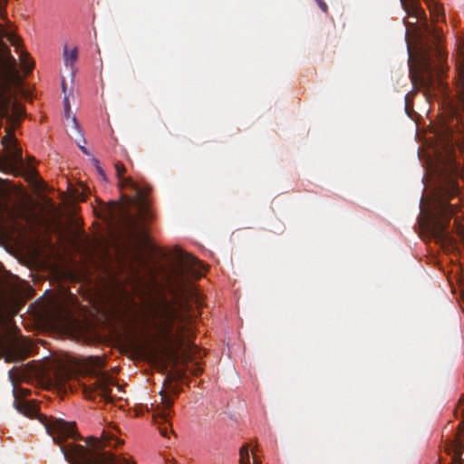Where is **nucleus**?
I'll return each instance as SVG.
<instances>
[{"mask_svg": "<svg viewBox=\"0 0 464 464\" xmlns=\"http://www.w3.org/2000/svg\"><path fill=\"white\" fill-rule=\"evenodd\" d=\"M410 17L416 22L423 21L420 33V46L415 57L410 53V76L414 88L421 91L427 99L444 89L442 77L445 73L447 53L442 47L443 34L438 26L428 24L426 14L420 0H400Z\"/></svg>", "mask_w": 464, "mask_h": 464, "instance_id": "nucleus-1", "label": "nucleus"}, {"mask_svg": "<svg viewBox=\"0 0 464 464\" xmlns=\"http://www.w3.org/2000/svg\"><path fill=\"white\" fill-rule=\"evenodd\" d=\"M459 174V164L453 159H450L440 170L430 223L432 237L443 247L452 250L458 249V246L456 238L450 231V220L464 206V198L460 197L458 182Z\"/></svg>", "mask_w": 464, "mask_h": 464, "instance_id": "nucleus-2", "label": "nucleus"}, {"mask_svg": "<svg viewBox=\"0 0 464 464\" xmlns=\"http://www.w3.org/2000/svg\"><path fill=\"white\" fill-rule=\"evenodd\" d=\"M150 328L154 331L157 345L165 353L176 352L187 346L189 354L198 349L196 345L186 344L189 337L187 316L168 300L151 309Z\"/></svg>", "mask_w": 464, "mask_h": 464, "instance_id": "nucleus-3", "label": "nucleus"}, {"mask_svg": "<svg viewBox=\"0 0 464 464\" xmlns=\"http://www.w3.org/2000/svg\"><path fill=\"white\" fill-rule=\"evenodd\" d=\"M87 445L70 443L63 446V457L71 464H130L126 459L117 458L107 446L116 447L122 443L116 434L103 430L100 439L90 437ZM239 464H250L249 444H244L239 450Z\"/></svg>", "mask_w": 464, "mask_h": 464, "instance_id": "nucleus-4", "label": "nucleus"}, {"mask_svg": "<svg viewBox=\"0 0 464 464\" xmlns=\"http://www.w3.org/2000/svg\"><path fill=\"white\" fill-rule=\"evenodd\" d=\"M119 181L121 187L131 188L135 192L134 197L126 198V204L116 201L109 202L102 206L101 215L110 227L114 228L126 227L134 233L138 230L139 225L137 218L130 212L129 206L131 205L137 208L139 218L141 221L150 219L151 213L148 196L152 188L149 185L141 188L130 178H124L123 176L119 178Z\"/></svg>", "mask_w": 464, "mask_h": 464, "instance_id": "nucleus-5", "label": "nucleus"}, {"mask_svg": "<svg viewBox=\"0 0 464 464\" xmlns=\"http://www.w3.org/2000/svg\"><path fill=\"white\" fill-rule=\"evenodd\" d=\"M87 366L90 375L95 378L94 391L100 392V395L106 401H111L110 385L113 384V379L107 372L100 371L105 367V362L100 357H90L87 359Z\"/></svg>", "mask_w": 464, "mask_h": 464, "instance_id": "nucleus-6", "label": "nucleus"}, {"mask_svg": "<svg viewBox=\"0 0 464 464\" xmlns=\"http://www.w3.org/2000/svg\"><path fill=\"white\" fill-rule=\"evenodd\" d=\"M460 412L462 420L454 440L445 445V451L451 457V464H464V397L459 400L457 412Z\"/></svg>", "mask_w": 464, "mask_h": 464, "instance_id": "nucleus-7", "label": "nucleus"}, {"mask_svg": "<svg viewBox=\"0 0 464 464\" xmlns=\"http://www.w3.org/2000/svg\"><path fill=\"white\" fill-rule=\"evenodd\" d=\"M2 144L4 146L6 157L4 160L10 167H24L22 148L18 146L17 140L12 130L3 137Z\"/></svg>", "mask_w": 464, "mask_h": 464, "instance_id": "nucleus-8", "label": "nucleus"}, {"mask_svg": "<svg viewBox=\"0 0 464 464\" xmlns=\"http://www.w3.org/2000/svg\"><path fill=\"white\" fill-rule=\"evenodd\" d=\"M73 375L72 370L66 366H59L53 369L49 374L48 379L52 385L60 391L66 392L72 390L70 381Z\"/></svg>", "mask_w": 464, "mask_h": 464, "instance_id": "nucleus-9", "label": "nucleus"}, {"mask_svg": "<svg viewBox=\"0 0 464 464\" xmlns=\"http://www.w3.org/2000/svg\"><path fill=\"white\" fill-rule=\"evenodd\" d=\"M161 396V404L163 405V410L157 415L154 416L156 423L159 424L160 433L166 437L168 435V426L169 419V412L171 406L173 405L174 400L166 392H160Z\"/></svg>", "mask_w": 464, "mask_h": 464, "instance_id": "nucleus-10", "label": "nucleus"}, {"mask_svg": "<svg viewBox=\"0 0 464 464\" xmlns=\"http://www.w3.org/2000/svg\"><path fill=\"white\" fill-rule=\"evenodd\" d=\"M0 207L3 208L5 209V211L6 212L8 218H9L10 222L12 223V226L14 229L19 230V229L23 228V225L20 224L19 219H21L23 221H26V222H30V220H31V217L26 212V210H24L21 208H11L8 206L2 205L1 203H0Z\"/></svg>", "mask_w": 464, "mask_h": 464, "instance_id": "nucleus-11", "label": "nucleus"}, {"mask_svg": "<svg viewBox=\"0 0 464 464\" xmlns=\"http://www.w3.org/2000/svg\"><path fill=\"white\" fill-rule=\"evenodd\" d=\"M64 118L66 120V127L68 131L72 134L80 135L79 124L74 115L71 116V112L64 111Z\"/></svg>", "mask_w": 464, "mask_h": 464, "instance_id": "nucleus-12", "label": "nucleus"}, {"mask_svg": "<svg viewBox=\"0 0 464 464\" xmlns=\"http://www.w3.org/2000/svg\"><path fill=\"white\" fill-rule=\"evenodd\" d=\"M77 55L78 52L76 48L69 50L68 47L65 46L63 49V59L65 65H72L76 61Z\"/></svg>", "mask_w": 464, "mask_h": 464, "instance_id": "nucleus-13", "label": "nucleus"}, {"mask_svg": "<svg viewBox=\"0 0 464 464\" xmlns=\"http://www.w3.org/2000/svg\"><path fill=\"white\" fill-rule=\"evenodd\" d=\"M0 35L5 37L12 45L18 48L20 40L13 34L8 33L0 24Z\"/></svg>", "mask_w": 464, "mask_h": 464, "instance_id": "nucleus-14", "label": "nucleus"}, {"mask_svg": "<svg viewBox=\"0 0 464 464\" xmlns=\"http://www.w3.org/2000/svg\"><path fill=\"white\" fill-rule=\"evenodd\" d=\"M21 66L25 73L31 72L34 68L33 63L29 61L27 53H23L21 55Z\"/></svg>", "mask_w": 464, "mask_h": 464, "instance_id": "nucleus-15", "label": "nucleus"}, {"mask_svg": "<svg viewBox=\"0 0 464 464\" xmlns=\"http://www.w3.org/2000/svg\"><path fill=\"white\" fill-rule=\"evenodd\" d=\"M425 2L427 3L430 8L431 15L436 14L437 17H439L443 14L441 6L435 3L434 0H425Z\"/></svg>", "mask_w": 464, "mask_h": 464, "instance_id": "nucleus-16", "label": "nucleus"}, {"mask_svg": "<svg viewBox=\"0 0 464 464\" xmlns=\"http://www.w3.org/2000/svg\"><path fill=\"white\" fill-rule=\"evenodd\" d=\"M25 114L24 109L20 104H14V116H7L9 121H17L19 118L23 117Z\"/></svg>", "mask_w": 464, "mask_h": 464, "instance_id": "nucleus-17", "label": "nucleus"}, {"mask_svg": "<svg viewBox=\"0 0 464 464\" xmlns=\"http://www.w3.org/2000/svg\"><path fill=\"white\" fill-rule=\"evenodd\" d=\"M6 52H7V55H8V61H9V64H7L6 66L8 67L10 73H14L15 72V60L12 56L10 50L7 47H6Z\"/></svg>", "mask_w": 464, "mask_h": 464, "instance_id": "nucleus-18", "label": "nucleus"}, {"mask_svg": "<svg viewBox=\"0 0 464 464\" xmlns=\"http://www.w3.org/2000/svg\"><path fill=\"white\" fill-rule=\"evenodd\" d=\"M179 258L186 261L189 265H196V263L198 262V260L194 256H188L187 254H183V253H180Z\"/></svg>", "mask_w": 464, "mask_h": 464, "instance_id": "nucleus-19", "label": "nucleus"}, {"mask_svg": "<svg viewBox=\"0 0 464 464\" xmlns=\"http://www.w3.org/2000/svg\"><path fill=\"white\" fill-rule=\"evenodd\" d=\"M115 169H116V174H117L118 179L121 178L126 171L124 165L121 162L115 163Z\"/></svg>", "mask_w": 464, "mask_h": 464, "instance_id": "nucleus-20", "label": "nucleus"}, {"mask_svg": "<svg viewBox=\"0 0 464 464\" xmlns=\"http://www.w3.org/2000/svg\"><path fill=\"white\" fill-rule=\"evenodd\" d=\"M405 111L409 116H411V107L410 105V94L405 95Z\"/></svg>", "mask_w": 464, "mask_h": 464, "instance_id": "nucleus-21", "label": "nucleus"}, {"mask_svg": "<svg viewBox=\"0 0 464 464\" xmlns=\"http://www.w3.org/2000/svg\"><path fill=\"white\" fill-rule=\"evenodd\" d=\"M318 6L320 7V9L324 12V13H327L328 11V6L326 5V3L324 1V0H315Z\"/></svg>", "mask_w": 464, "mask_h": 464, "instance_id": "nucleus-22", "label": "nucleus"}, {"mask_svg": "<svg viewBox=\"0 0 464 464\" xmlns=\"http://www.w3.org/2000/svg\"><path fill=\"white\" fill-rule=\"evenodd\" d=\"M14 371H16V369L14 367L12 368L9 372H8V376H9V379L10 381L14 383V382L16 381V376L14 374Z\"/></svg>", "mask_w": 464, "mask_h": 464, "instance_id": "nucleus-23", "label": "nucleus"}, {"mask_svg": "<svg viewBox=\"0 0 464 464\" xmlns=\"http://www.w3.org/2000/svg\"><path fill=\"white\" fill-rule=\"evenodd\" d=\"M63 102H64V111H66V112H71V106L69 103V100L66 96L63 99Z\"/></svg>", "mask_w": 464, "mask_h": 464, "instance_id": "nucleus-24", "label": "nucleus"}, {"mask_svg": "<svg viewBox=\"0 0 464 464\" xmlns=\"http://www.w3.org/2000/svg\"><path fill=\"white\" fill-rule=\"evenodd\" d=\"M27 171H28V174L32 177L34 176H36L37 175V171L36 169L34 168V167H31V166H28L27 168Z\"/></svg>", "mask_w": 464, "mask_h": 464, "instance_id": "nucleus-25", "label": "nucleus"}, {"mask_svg": "<svg viewBox=\"0 0 464 464\" xmlns=\"http://www.w3.org/2000/svg\"><path fill=\"white\" fill-rule=\"evenodd\" d=\"M78 146H79L80 150H81L84 154H86V155H90V152L87 150V149H86L84 146L81 145L80 143H78Z\"/></svg>", "mask_w": 464, "mask_h": 464, "instance_id": "nucleus-26", "label": "nucleus"}, {"mask_svg": "<svg viewBox=\"0 0 464 464\" xmlns=\"http://www.w3.org/2000/svg\"><path fill=\"white\" fill-rule=\"evenodd\" d=\"M202 372V369L200 367H197L194 371H193V373L195 375H198L200 372Z\"/></svg>", "mask_w": 464, "mask_h": 464, "instance_id": "nucleus-27", "label": "nucleus"}, {"mask_svg": "<svg viewBox=\"0 0 464 464\" xmlns=\"http://www.w3.org/2000/svg\"><path fill=\"white\" fill-rule=\"evenodd\" d=\"M254 464H262V462L257 459L256 455L253 457Z\"/></svg>", "mask_w": 464, "mask_h": 464, "instance_id": "nucleus-28", "label": "nucleus"}, {"mask_svg": "<svg viewBox=\"0 0 464 464\" xmlns=\"http://www.w3.org/2000/svg\"><path fill=\"white\" fill-rule=\"evenodd\" d=\"M63 91L65 90V82H63Z\"/></svg>", "mask_w": 464, "mask_h": 464, "instance_id": "nucleus-29", "label": "nucleus"}]
</instances>
